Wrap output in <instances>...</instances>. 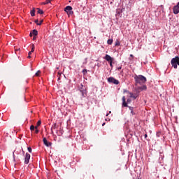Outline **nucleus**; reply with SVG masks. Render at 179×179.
<instances>
[{"instance_id":"obj_29","label":"nucleus","mask_w":179,"mask_h":179,"mask_svg":"<svg viewBox=\"0 0 179 179\" xmlns=\"http://www.w3.org/2000/svg\"><path fill=\"white\" fill-rule=\"evenodd\" d=\"M35 134H38V129H35Z\"/></svg>"},{"instance_id":"obj_36","label":"nucleus","mask_w":179,"mask_h":179,"mask_svg":"<svg viewBox=\"0 0 179 179\" xmlns=\"http://www.w3.org/2000/svg\"><path fill=\"white\" fill-rule=\"evenodd\" d=\"M120 69H122V67H121V66L117 68V70H118V71H120Z\"/></svg>"},{"instance_id":"obj_2","label":"nucleus","mask_w":179,"mask_h":179,"mask_svg":"<svg viewBox=\"0 0 179 179\" xmlns=\"http://www.w3.org/2000/svg\"><path fill=\"white\" fill-rule=\"evenodd\" d=\"M171 64L175 69H177V65L179 66V57L176 56L175 58H173L171 61Z\"/></svg>"},{"instance_id":"obj_38","label":"nucleus","mask_w":179,"mask_h":179,"mask_svg":"<svg viewBox=\"0 0 179 179\" xmlns=\"http://www.w3.org/2000/svg\"><path fill=\"white\" fill-rule=\"evenodd\" d=\"M145 138H148V134H145Z\"/></svg>"},{"instance_id":"obj_26","label":"nucleus","mask_w":179,"mask_h":179,"mask_svg":"<svg viewBox=\"0 0 179 179\" xmlns=\"http://www.w3.org/2000/svg\"><path fill=\"white\" fill-rule=\"evenodd\" d=\"M41 23H43V20L40 21V22L37 23L38 26H41Z\"/></svg>"},{"instance_id":"obj_6","label":"nucleus","mask_w":179,"mask_h":179,"mask_svg":"<svg viewBox=\"0 0 179 179\" xmlns=\"http://www.w3.org/2000/svg\"><path fill=\"white\" fill-rule=\"evenodd\" d=\"M173 13L175 15H178V13H179V2L177 3L176 6H173Z\"/></svg>"},{"instance_id":"obj_22","label":"nucleus","mask_w":179,"mask_h":179,"mask_svg":"<svg viewBox=\"0 0 179 179\" xmlns=\"http://www.w3.org/2000/svg\"><path fill=\"white\" fill-rule=\"evenodd\" d=\"M83 73L84 75H86V73H87V70L86 69H83Z\"/></svg>"},{"instance_id":"obj_9","label":"nucleus","mask_w":179,"mask_h":179,"mask_svg":"<svg viewBox=\"0 0 179 179\" xmlns=\"http://www.w3.org/2000/svg\"><path fill=\"white\" fill-rule=\"evenodd\" d=\"M37 34H38V31L36 29H34L32 32L30 33L29 36L32 37L33 36H37Z\"/></svg>"},{"instance_id":"obj_37","label":"nucleus","mask_w":179,"mask_h":179,"mask_svg":"<svg viewBox=\"0 0 179 179\" xmlns=\"http://www.w3.org/2000/svg\"><path fill=\"white\" fill-rule=\"evenodd\" d=\"M130 57H131V58H134V55H130Z\"/></svg>"},{"instance_id":"obj_33","label":"nucleus","mask_w":179,"mask_h":179,"mask_svg":"<svg viewBox=\"0 0 179 179\" xmlns=\"http://www.w3.org/2000/svg\"><path fill=\"white\" fill-rule=\"evenodd\" d=\"M35 129H38V126L36 125V127H34Z\"/></svg>"},{"instance_id":"obj_20","label":"nucleus","mask_w":179,"mask_h":179,"mask_svg":"<svg viewBox=\"0 0 179 179\" xmlns=\"http://www.w3.org/2000/svg\"><path fill=\"white\" fill-rule=\"evenodd\" d=\"M40 73H41V71H38L36 73H35V76H40Z\"/></svg>"},{"instance_id":"obj_18","label":"nucleus","mask_w":179,"mask_h":179,"mask_svg":"<svg viewBox=\"0 0 179 179\" xmlns=\"http://www.w3.org/2000/svg\"><path fill=\"white\" fill-rule=\"evenodd\" d=\"M108 44H109L110 45H111V44H113V39H108L107 41Z\"/></svg>"},{"instance_id":"obj_8","label":"nucleus","mask_w":179,"mask_h":179,"mask_svg":"<svg viewBox=\"0 0 179 179\" xmlns=\"http://www.w3.org/2000/svg\"><path fill=\"white\" fill-rule=\"evenodd\" d=\"M105 59L108 62H110L114 61V59H113V57H111V56L108 55H106L105 56Z\"/></svg>"},{"instance_id":"obj_40","label":"nucleus","mask_w":179,"mask_h":179,"mask_svg":"<svg viewBox=\"0 0 179 179\" xmlns=\"http://www.w3.org/2000/svg\"><path fill=\"white\" fill-rule=\"evenodd\" d=\"M28 58H31V57L30 56V55H29Z\"/></svg>"},{"instance_id":"obj_17","label":"nucleus","mask_w":179,"mask_h":179,"mask_svg":"<svg viewBox=\"0 0 179 179\" xmlns=\"http://www.w3.org/2000/svg\"><path fill=\"white\" fill-rule=\"evenodd\" d=\"M31 16H36V10H31Z\"/></svg>"},{"instance_id":"obj_4","label":"nucleus","mask_w":179,"mask_h":179,"mask_svg":"<svg viewBox=\"0 0 179 179\" xmlns=\"http://www.w3.org/2000/svg\"><path fill=\"white\" fill-rule=\"evenodd\" d=\"M108 82L109 83H113V85H120V81L114 78V77H109L108 78Z\"/></svg>"},{"instance_id":"obj_19","label":"nucleus","mask_w":179,"mask_h":179,"mask_svg":"<svg viewBox=\"0 0 179 179\" xmlns=\"http://www.w3.org/2000/svg\"><path fill=\"white\" fill-rule=\"evenodd\" d=\"M34 48H35L34 44H32V45H31V52H34Z\"/></svg>"},{"instance_id":"obj_42","label":"nucleus","mask_w":179,"mask_h":179,"mask_svg":"<svg viewBox=\"0 0 179 179\" xmlns=\"http://www.w3.org/2000/svg\"><path fill=\"white\" fill-rule=\"evenodd\" d=\"M13 160H14V162H15V158H13Z\"/></svg>"},{"instance_id":"obj_30","label":"nucleus","mask_w":179,"mask_h":179,"mask_svg":"<svg viewBox=\"0 0 179 179\" xmlns=\"http://www.w3.org/2000/svg\"><path fill=\"white\" fill-rule=\"evenodd\" d=\"M26 157H30V154H29V153H26Z\"/></svg>"},{"instance_id":"obj_34","label":"nucleus","mask_w":179,"mask_h":179,"mask_svg":"<svg viewBox=\"0 0 179 179\" xmlns=\"http://www.w3.org/2000/svg\"><path fill=\"white\" fill-rule=\"evenodd\" d=\"M35 23L37 24V23H38V20H35Z\"/></svg>"},{"instance_id":"obj_1","label":"nucleus","mask_w":179,"mask_h":179,"mask_svg":"<svg viewBox=\"0 0 179 179\" xmlns=\"http://www.w3.org/2000/svg\"><path fill=\"white\" fill-rule=\"evenodd\" d=\"M134 80L136 82V86H138V85H143V83H146L147 79L146 77L142 75H136L134 76Z\"/></svg>"},{"instance_id":"obj_28","label":"nucleus","mask_w":179,"mask_h":179,"mask_svg":"<svg viewBox=\"0 0 179 179\" xmlns=\"http://www.w3.org/2000/svg\"><path fill=\"white\" fill-rule=\"evenodd\" d=\"M110 64V66H111V68H113V62H109Z\"/></svg>"},{"instance_id":"obj_12","label":"nucleus","mask_w":179,"mask_h":179,"mask_svg":"<svg viewBox=\"0 0 179 179\" xmlns=\"http://www.w3.org/2000/svg\"><path fill=\"white\" fill-rule=\"evenodd\" d=\"M138 90H146V89H148V87H146V85H143L140 87L138 88Z\"/></svg>"},{"instance_id":"obj_3","label":"nucleus","mask_w":179,"mask_h":179,"mask_svg":"<svg viewBox=\"0 0 179 179\" xmlns=\"http://www.w3.org/2000/svg\"><path fill=\"white\" fill-rule=\"evenodd\" d=\"M79 90L83 96V97H86L87 96V90H86V88L83 87V85H80V87H79Z\"/></svg>"},{"instance_id":"obj_32","label":"nucleus","mask_w":179,"mask_h":179,"mask_svg":"<svg viewBox=\"0 0 179 179\" xmlns=\"http://www.w3.org/2000/svg\"><path fill=\"white\" fill-rule=\"evenodd\" d=\"M131 99H127V103H131Z\"/></svg>"},{"instance_id":"obj_35","label":"nucleus","mask_w":179,"mask_h":179,"mask_svg":"<svg viewBox=\"0 0 179 179\" xmlns=\"http://www.w3.org/2000/svg\"><path fill=\"white\" fill-rule=\"evenodd\" d=\"M31 52H31V51L29 52V55H31Z\"/></svg>"},{"instance_id":"obj_14","label":"nucleus","mask_w":179,"mask_h":179,"mask_svg":"<svg viewBox=\"0 0 179 179\" xmlns=\"http://www.w3.org/2000/svg\"><path fill=\"white\" fill-rule=\"evenodd\" d=\"M29 162H30V157H25L24 158L25 164H29Z\"/></svg>"},{"instance_id":"obj_39","label":"nucleus","mask_w":179,"mask_h":179,"mask_svg":"<svg viewBox=\"0 0 179 179\" xmlns=\"http://www.w3.org/2000/svg\"><path fill=\"white\" fill-rule=\"evenodd\" d=\"M106 125V123H103L102 127H104Z\"/></svg>"},{"instance_id":"obj_15","label":"nucleus","mask_w":179,"mask_h":179,"mask_svg":"<svg viewBox=\"0 0 179 179\" xmlns=\"http://www.w3.org/2000/svg\"><path fill=\"white\" fill-rule=\"evenodd\" d=\"M129 110H131V114L135 115V112H134V107L129 106Z\"/></svg>"},{"instance_id":"obj_24","label":"nucleus","mask_w":179,"mask_h":179,"mask_svg":"<svg viewBox=\"0 0 179 179\" xmlns=\"http://www.w3.org/2000/svg\"><path fill=\"white\" fill-rule=\"evenodd\" d=\"M36 125H38V127H40V126L41 125V120H38V121L37 122Z\"/></svg>"},{"instance_id":"obj_13","label":"nucleus","mask_w":179,"mask_h":179,"mask_svg":"<svg viewBox=\"0 0 179 179\" xmlns=\"http://www.w3.org/2000/svg\"><path fill=\"white\" fill-rule=\"evenodd\" d=\"M56 128H57V123H55V124L52 126L51 134H54V131H52V129H55Z\"/></svg>"},{"instance_id":"obj_41","label":"nucleus","mask_w":179,"mask_h":179,"mask_svg":"<svg viewBox=\"0 0 179 179\" xmlns=\"http://www.w3.org/2000/svg\"><path fill=\"white\" fill-rule=\"evenodd\" d=\"M108 114H106V117H108Z\"/></svg>"},{"instance_id":"obj_21","label":"nucleus","mask_w":179,"mask_h":179,"mask_svg":"<svg viewBox=\"0 0 179 179\" xmlns=\"http://www.w3.org/2000/svg\"><path fill=\"white\" fill-rule=\"evenodd\" d=\"M120 45V41L117 40L116 42H115V46H118V45Z\"/></svg>"},{"instance_id":"obj_43","label":"nucleus","mask_w":179,"mask_h":179,"mask_svg":"<svg viewBox=\"0 0 179 179\" xmlns=\"http://www.w3.org/2000/svg\"><path fill=\"white\" fill-rule=\"evenodd\" d=\"M111 111L109 112V113L110 114Z\"/></svg>"},{"instance_id":"obj_31","label":"nucleus","mask_w":179,"mask_h":179,"mask_svg":"<svg viewBox=\"0 0 179 179\" xmlns=\"http://www.w3.org/2000/svg\"><path fill=\"white\" fill-rule=\"evenodd\" d=\"M36 38H37V36L34 35L33 40H36Z\"/></svg>"},{"instance_id":"obj_23","label":"nucleus","mask_w":179,"mask_h":179,"mask_svg":"<svg viewBox=\"0 0 179 179\" xmlns=\"http://www.w3.org/2000/svg\"><path fill=\"white\" fill-rule=\"evenodd\" d=\"M51 2V0H46L45 2L44 3V5H47Z\"/></svg>"},{"instance_id":"obj_27","label":"nucleus","mask_w":179,"mask_h":179,"mask_svg":"<svg viewBox=\"0 0 179 179\" xmlns=\"http://www.w3.org/2000/svg\"><path fill=\"white\" fill-rule=\"evenodd\" d=\"M28 152L29 153H31V148L30 147H28Z\"/></svg>"},{"instance_id":"obj_16","label":"nucleus","mask_w":179,"mask_h":179,"mask_svg":"<svg viewBox=\"0 0 179 179\" xmlns=\"http://www.w3.org/2000/svg\"><path fill=\"white\" fill-rule=\"evenodd\" d=\"M37 13H38L39 15H43V13H44V11H43V10L40 8H37Z\"/></svg>"},{"instance_id":"obj_5","label":"nucleus","mask_w":179,"mask_h":179,"mask_svg":"<svg viewBox=\"0 0 179 179\" xmlns=\"http://www.w3.org/2000/svg\"><path fill=\"white\" fill-rule=\"evenodd\" d=\"M64 11L66 12L67 15H73V11H72V6H67L64 8Z\"/></svg>"},{"instance_id":"obj_11","label":"nucleus","mask_w":179,"mask_h":179,"mask_svg":"<svg viewBox=\"0 0 179 179\" xmlns=\"http://www.w3.org/2000/svg\"><path fill=\"white\" fill-rule=\"evenodd\" d=\"M129 95H130V97L131 98V99H134V100L135 99H136V98L138 97V95L137 94H132V93H129Z\"/></svg>"},{"instance_id":"obj_25","label":"nucleus","mask_w":179,"mask_h":179,"mask_svg":"<svg viewBox=\"0 0 179 179\" xmlns=\"http://www.w3.org/2000/svg\"><path fill=\"white\" fill-rule=\"evenodd\" d=\"M34 129H35L34 126L31 125V126L30 127V130H31V131H34Z\"/></svg>"},{"instance_id":"obj_10","label":"nucleus","mask_w":179,"mask_h":179,"mask_svg":"<svg viewBox=\"0 0 179 179\" xmlns=\"http://www.w3.org/2000/svg\"><path fill=\"white\" fill-rule=\"evenodd\" d=\"M125 100V96H122V106L123 107H128V103H127Z\"/></svg>"},{"instance_id":"obj_7","label":"nucleus","mask_w":179,"mask_h":179,"mask_svg":"<svg viewBox=\"0 0 179 179\" xmlns=\"http://www.w3.org/2000/svg\"><path fill=\"white\" fill-rule=\"evenodd\" d=\"M43 143L45 146H47L48 148H50V146H51V145H52V143L48 142V141H47V138L45 137L43 138Z\"/></svg>"}]
</instances>
